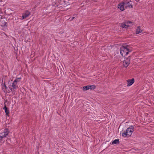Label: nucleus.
Segmentation results:
<instances>
[{
    "instance_id": "f257e3e1",
    "label": "nucleus",
    "mask_w": 154,
    "mask_h": 154,
    "mask_svg": "<svg viewBox=\"0 0 154 154\" xmlns=\"http://www.w3.org/2000/svg\"><path fill=\"white\" fill-rule=\"evenodd\" d=\"M121 54L123 57H125V56L128 55L129 52H131V50L128 48L127 47L122 46L120 49Z\"/></svg>"
},
{
    "instance_id": "f03ea898",
    "label": "nucleus",
    "mask_w": 154,
    "mask_h": 154,
    "mask_svg": "<svg viewBox=\"0 0 154 154\" xmlns=\"http://www.w3.org/2000/svg\"><path fill=\"white\" fill-rule=\"evenodd\" d=\"M134 127L133 126H130L128 128H127L126 132L122 133V136L124 137L131 136L132 132L134 131Z\"/></svg>"
},
{
    "instance_id": "7ed1b4c3",
    "label": "nucleus",
    "mask_w": 154,
    "mask_h": 154,
    "mask_svg": "<svg viewBox=\"0 0 154 154\" xmlns=\"http://www.w3.org/2000/svg\"><path fill=\"white\" fill-rule=\"evenodd\" d=\"M131 58L130 56L125 59L123 61V66L125 67H127L129 65L130 63Z\"/></svg>"
},
{
    "instance_id": "20e7f679",
    "label": "nucleus",
    "mask_w": 154,
    "mask_h": 154,
    "mask_svg": "<svg viewBox=\"0 0 154 154\" xmlns=\"http://www.w3.org/2000/svg\"><path fill=\"white\" fill-rule=\"evenodd\" d=\"M17 84L14 82H13L11 86H9V88L10 89L11 91L12 92L14 91V90L18 88L17 86Z\"/></svg>"
},
{
    "instance_id": "39448f33",
    "label": "nucleus",
    "mask_w": 154,
    "mask_h": 154,
    "mask_svg": "<svg viewBox=\"0 0 154 154\" xmlns=\"http://www.w3.org/2000/svg\"><path fill=\"white\" fill-rule=\"evenodd\" d=\"M6 103H9L8 101L7 100H6L5 101L4 103V106L3 108V109L5 110L6 115L8 116L9 114V111L8 108L6 106Z\"/></svg>"
},
{
    "instance_id": "423d86ee",
    "label": "nucleus",
    "mask_w": 154,
    "mask_h": 154,
    "mask_svg": "<svg viewBox=\"0 0 154 154\" xmlns=\"http://www.w3.org/2000/svg\"><path fill=\"white\" fill-rule=\"evenodd\" d=\"M9 133V131L8 129H5L3 133L1 134L2 135L1 136L2 137V138L4 137H5Z\"/></svg>"
},
{
    "instance_id": "0eeeda50",
    "label": "nucleus",
    "mask_w": 154,
    "mask_h": 154,
    "mask_svg": "<svg viewBox=\"0 0 154 154\" xmlns=\"http://www.w3.org/2000/svg\"><path fill=\"white\" fill-rule=\"evenodd\" d=\"M30 14V12L28 10L26 11L25 13L22 15L23 19H24L27 17Z\"/></svg>"
},
{
    "instance_id": "6e6552de",
    "label": "nucleus",
    "mask_w": 154,
    "mask_h": 154,
    "mask_svg": "<svg viewBox=\"0 0 154 154\" xmlns=\"http://www.w3.org/2000/svg\"><path fill=\"white\" fill-rule=\"evenodd\" d=\"M128 84L127 86H129L132 85L134 82V78L131 79H129L127 81Z\"/></svg>"
},
{
    "instance_id": "1a4fd4ad",
    "label": "nucleus",
    "mask_w": 154,
    "mask_h": 154,
    "mask_svg": "<svg viewBox=\"0 0 154 154\" xmlns=\"http://www.w3.org/2000/svg\"><path fill=\"white\" fill-rule=\"evenodd\" d=\"M124 4L122 2L118 5V7L120 10L123 11L124 10Z\"/></svg>"
},
{
    "instance_id": "9d476101",
    "label": "nucleus",
    "mask_w": 154,
    "mask_h": 154,
    "mask_svg": "<svg viewBox=\"0 0 154 154\" xmlns=\"http://www.w3.org/2000/svg\"><path fill=\"white\" fill-rule=\"evenodd\" d=\"M131 3V2L130 1V2H129L128 3H127V4H126L125 5V8L129 7V8H132L133 5L132 3Z\"/></svg>"
},
{
    "instance_id": "9b49d317",
    "label": "nucleus",
    "mask_w": 154,
    "mask_h": 154,
    "mask_svg": "<svg viewBox=\"0 0 154 154\" xmlns=\"http://www.w3.org/2000/svg\"><path fill=\"white\" fill-rule=\"evenodd\" d=\"M119 143V139H116L113 140L112 143V145L117 144Z\"/></svg>"
},
{
    "instance_id": "f8f14e48",
    "label": "nucleus",
    "mask_w": 154,
    "mask_h": 154,
    "mask_svg": "<svg viewBox=\"0 0 154 154\" xmlns=\"http://www.w3.org/2000/svg\"><path fill=\"white\" fill-rule=\"evenodd\" d=\"M142 32V30L140 28V26H138L137 27V28L136 30V34H138L140 33L141 32Z\"/></svg>"
},
{
    "instance_id": "ddd939ff",
    "label": "nucleus",
    "mask_w": 154,
    "mask_h": 154,
    "mask_svg": "<svg viewBox=\"0 0 154 154\" xmlns=\"http://www.w3.org/2000/svg\"><path fill=\"white\" fill-rule=\"evenodd\" d=\"M121 26L122 28H127L129 26L125 23H122L121 24Z\"/></svg>"
},
{
    "instance_id": "4468645a",
    "label": "nucleus",
    "mask_w": 154,
    "mask_h": 154,
    "mask_svg": "<svg viewBox=\"0 0 154 154\" xmlns=\"http://www.w3.org/2000/svg\"><path fill=\"white\" fill-rule=\"evenodd\" d=\"M89 89V85L84 86L83 88V90L84 91H87Z\"/></svg>"
},
{
    "instance_id": "2eb2a0df",
    "label": "nucleus",
    "mask_w": 154,
    "mask_h": 154,
    "mask_svg": "<svg viewBox=\"0 0 154 154\" xmlns=\"http://www.w3.org/2000/svg\"><path fill=\"white\" fill-rule=\"evenodd\" d=\"M89 89L91 90H94L96 88V86L94 85H89Z\"/></svg>"
},
{
    "instance_id": "dca6fc26",
    "label": "nucleus",
    "mask_w": 154,
    "mask_h": 154,
    "mask_svg": "<svg viewBox=\"0 0 154 154\" xmlns=\"http://www.w3.org/2000/svg\"><path fill=\"white\" fill-rule=\"evenodd\" d=\"M20 79V78H17L13 82L17 84V82L19 81V80Z\"/></svg>"
},
{
    "instance_id": "f3484780",
    "label": "nucleus",
    "mask_w": 154,
    "mask_h": 154,
    "mask_svg": "<svg viewBox=\"0 0 154 154\" xmlns=\"http://www.w3.org/2000/svg\"><path fill=\"white\" fill-rule=\"evenodd\" d=\"M129 1H128L127 0L124 1L123 2H122V3L124 4V5H125L126 4H127V3H128L129 2Z\"/></svg>"
},
{
    "instance_id": "a211bd4d",
    "label": "nucleus",
    "mask_w": 154,
    "mask_h": 154,
    "mask_svg": "<svg viewBox=\"0 0 154 154\" xmlns=\"http://www.w3.org/2000/svg\"><path fill=\"white\" fill-rule=\"evenodd\" d=\"M125 23H126L127 24H128V23L131 24V23H132V22H131V21H128L127 22H126Z\"/></svg>"
},
{
    "instance_id": "6ab92c4d",
    "label": "nucleus",
    "mask_w": 154,
    "mask_h": 154,
    "mask_svg": "<svg viewBox=\"0 0 154 154\" xmlns=\"http://www.w3.org/2000/svg\"><path fill=\"white\" fill-rule=\"evenodd\" d=\"M4 24L3 25V26H7V23L5 22H4Z\"/></svg>"
},
{
    "instance_id": "aec40b11",
    "label": "nucleus",
    "mask_w": 154,
    "mask_h": 154,
    "mask_svg": "<svg viewBox=\"0 0 154 154\" xmlns=\"http://www.w3.org/2000/svg\"><path fill=\"white\" fill-rule=\"evenodd\" d=\"M4 86L5 87V89H8V88L6 86V85L5 83H4Z\"/></svg>"
},
{
    "instance_id": "412c9836",
    "label": "nucleus",
    "mask_w": 154,
    "mask_h": 154,
    "mask_svg": "<svg viewBox=\"0 0 154 154\" xmlns=\"http://www.w3.org/2000/svg\"><path fill=\"white\" fill-rule=\"evenodd\" d=\"M75 18L74 17H72L70 21L72 20Z\"/></svg>"
},
{
    "instance_id": "4be33fe9",
    "label": "nucleus",
    "mask_w": 154,
    "mask_h": 154,
    "mask_svg": "<svg viewBox=\"0 0 154 154\" xmlns=\"http://www.w3.org/2000/svg\"><path fill=\"white\" fill-rule=\"evenodd\" d=\"M2 138V137H1V136H0V140H1Z\"/></svg>"
}]
</instances>
